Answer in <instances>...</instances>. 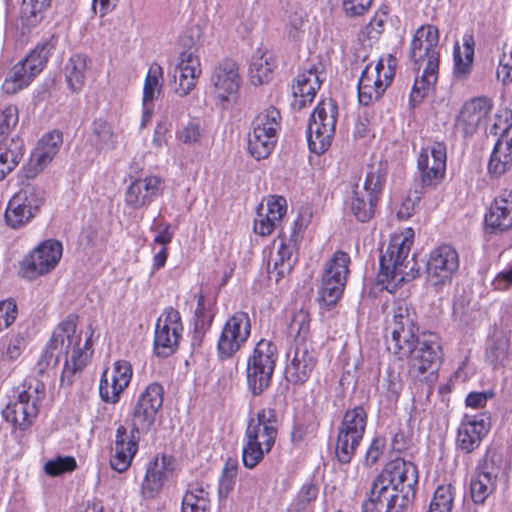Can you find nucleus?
Here are the masks:
<instances>
[{
	"label": "nucleus",
	"instance_id": "f257e3e1",
	"mask_svg": "<svg viewBox=\"0 0 512 512\" xmlns=\"http://www.w3.org/2000/svg\"><path fill=\"white\" fill-rule=\"evenodd\" d=\"M439 31L436 26L422 25L419 27L410 43L409 57L414 69L418 72L423 69L420 76H416L411 95L410 105L415 107L422 101L427 92L435 85L439 69Z\"/></svg>",
	"mask_w": 512,
	"mask_h": 512
},
{
	"label": "nucleus",
	"instance_id": "f03ea898",
	"mask_svg": "<svg viewBox=\"0 0 512 512\" xmlns=\"http://www.w3.org/2000/svg\"><path fill=\"white\" fill-rule=\"evenodd\" d=\"M388 330L391 332L386 341L388 352H437L442 349L437 334L424 332L416 336L417 315L405 301L396 302Z\"/></svg>",
	"mask_w": 512,
	"mask_h": 512
},
{
	"label": "nucleus",
	"instance_id": "7ed1b4c3",
	"mask_svg": "<svg viewBox=\"0 0 512 512\" xmlns=\"http://www.w3.org/2000/svg\"><path fill=\"white\" fill-rule=\"evenodd\" d=\"M278 419L274 409L262 408L248 420L242 447V463L254 469L269 454L278 435Z\"/></svg>",
	"mask_w": 512,
	"mask_h": 512
},
{
	"label": "nucleus",
	"instance_id": "20e7f679",
	"mask_svg": "<svg viewBox=\"0 0 512 512\" xmlns=\"http://www.w3.org/2000/svg\"><path fill=\"white\" fill-rule=\"evenodd\" d=\"M413 238V229L407 228L404 234L393 236L385 252L381 254L378 281L386 285L387 289L393 281L398 285L416 277V262L413 258H408Z\"/></svg>",
	"mask_w": 512,
	"mask_h": 512
},
{
	"label": "nucleus",
	"instance_id": "39448f33",
	"mask_svg": "<svg viewBox=\"0 0 512 512\" xmlns=\"http://www.w3.org/2000/svg\"><path fill=\"white\" fill-rule=\"evenodd\" d=\"M58 39L51 36L39 43L22 61L15 64L3 82L2 89L7 94H15L28 86L39 74L52 51L57 46Z\"/></svg>",
	"mask_w": 512,
	"mask_h": 512
},
{
	"label": "nucleus",
	"instance_id": "423d86ee",
	"mask_svg": "<svg viewBox=\"0 0 512 512\" xmlns=\"http://www.w3.org/2000/svg\"><path fill=\"white\" fill-rule=\"evenodd\" d=\"M45 397V385L36 378L26 380L17 398L2 411L3 417L14 427L25 429L30 426L39 412V406Z\"/></svg>",
	"mask_w": 512,
	"mask_h": 512
},
{
	"label": "nucleus",
	"instance_id": "0eeeda50",
	"mask_svg": "<svg viewBox=\"0 0 512 512\" xmlns=\"http://www.w3.org/2000/svg\"><path fill=\"white\" fill-rule=\"evenodd\" d=\"M338 107L334 100L327 99L318 103L308 124L307 140L311 152L324 153L331 145L335 135Z\"/></svg>",
	"mask_w": 512,
	"mask_h": 512
},
{
	"label": "nucleus",
	"instance_id": "6e6552de",
	"mask_svg": "<svg viewBox=\"0 0 512 512\" xmlns=\"http://www.w3.org/2000/svg\"><path fill=\"white\" fill-rule=\"evenodd\" d=\"M396 59L391 55L387 58V65L380 59L375 64L366 65L358 80L359 103L368 106L378 101L392 83L395 75Z\"/></svg>",
	"mask_w": 512,
	"mask_h": 512
},
{
	"label": "nucleus",
	"instance_id": "1a4fd4ad",
	"mask_svg": "<svg viewBox=\"0 0 512 512\" xmlns=\"http://www.w3.org/2000/svg\"><path fill=\"white\" fill-rule=\"evenodd\" d=\"M367 413L357 406L345 412L338 428L336 457L342 464H348L354 456L366 429Z\"/></svg>",
	"mask_w": 512,
	"mask_h": 512
},
{
	"label": "nucleus",
	"instance_id": "9d476101",
	"mask_svg": "<svg viewBox=\"0 0 512 512\" xmlns=\"http://www.w3.org/2000/svg\"><path fill=\"white\" fill-rule=\"evenodd\" d=\"M280 119V112L274 107H269L254 119L252 132L248 135V150L256 160L267 158L274 149Z\"/></svg>",
	"mask_w": 512,
	"mask_h": 512
},
{
	"label": "nucleus",
	"instance_id": "9b49d317",
	"mask_svg": "<svg viewBox=\"0 0 512 512\" xmlns=\"http://www.w3.org/2000/svg\"><path fill=\"white\" fill-rule=\"evenodd\" d=\"M44 190L30 182H22L20 190L9 200L5 220L13 228L27 224L44 203Z\"/></svg>",
	"mask_w": 512,
	"mask_h": 512
},
{
	"label": "nucleus",
	"instance_id": "f8f14e48",
	"mask_svg": "<svg viewBox=\"0 0 512 512\" xmlns=\"http://www.w3.org/2000/svg\"><path fill=\"white\" fill-rule=\"evenodd\" d=\"M384 183L385 174L381 167L371 166L363 185H355L351 197V211L360 222H367L374 216Z\"/></svg>",
	"mask_w": 512,
	"mask_h": 512
},
{
	"label": "nucleus",
	"instance_id": "ddd939ff",
	"mask_svg": "<svg viewBox=\"0 0 512 512\" xmlns=\"http://www.w3.org/2000/svg\"><path fill=\"white\" fill-rule=\"evenodd\" d=\"M350 257L347 253L338 251L327 262L319 288V298L322 305L328 309L340 299L349 272Z\"/></svg>",
	"mask_w": 512,
	"mask_h": 512
},
{
	"label": "nucleus",
	"instance_id": "4468645a",
	"mask_svg": "<svg viewBox=\"0 0 512 512\" xmlns=\"http://www.w3.org/2000/svg\"><path fill=\"white\" fill-rule=\"evenodd\" d=\"M181 45L183 49L180 52L179 62L176 66L178 77L175 76V78L178 82L175 92L179 96L185 97L196 87L202 74V68L194 39L191 36H184L181 38Z\"/></svg>",
	"mask_w": 512,
	"mask_h": 512
},
{
	"label": "nucleus",
	"instance_id": "2eb2a0df",
	"mask_svg": "<svg viewBox=\"0 0 512 512\" xmlns=\"http://www.w3.org/2000/svg\"><path fill=\"white\" fill-rule=\"evenodd\" d=\"M62 250V244L57 240L51 239L42 242L21 261V275L32 280L49 273L61 259Z\"/></svg>",
	"mask_w": 512,
	"mask_h": 512
},
{
	"label": "nucleus",
	"instance_id": "dca6fc26",
	"mask_svg": "<svg viewBox=\"0 0 512 512\" xmlns=\"http://www.w3.org/2000/svg\"><path fill=\"white\" fill-rule=\"evenodd\" d=\"M459 269V255L450 245L434 249L427 262L426 272L430 284L436 288L449 283Z\"/></svg>",
	"mask_w": 512,
	"mask_h": 512
},
{
	"label": "nucleus",
	"instance_id": "f3484780",
	"mask_svg": "<svg viewBox=\"0 0 512 512\" xmlns=\"http://www.w3.org/2000/svg\"><path fill=\"white\" fill-rule=\"evenodd\" d=\"M163 387L158 383L149 384L140 394L132 413L131 426L134 430L148 432L163 404Z\"/></svg>",
	"mask_w": 512,
	"mask_h": 512
},
{
	"label": "nucleus",
	"instance_id": "a211bd4d",
	"mask_svg": "<svg viewBox=\"0 0 512 512\" xmlns=\"http://www.w3.org/2000/svg\"><path fill=\"white\" fill-rule=\"evenodd\" d=\"M492 107V100L485 96L466 101L456 116L455 131L465 138L474 135L486 123Z\"/></svg>",
	"mask_w": 512,
	"mask_h": 512
},
{
	"label": "nucleus",
	"instance_id": "6ab92c4d",
	"mask_svg": "<svg viewBox=\"0 0 512 512\" xmlns=\"http://www.w3.org/2000/svg\"><path fill=\"white\" fill-rule=\"evenodd\" d=\"M140 430L129 429L119 425L115 432V440L111 446L110 466L113 470L122 473L131 466L139 445Z\"/></svg>",
	"mask_w": 512,
	"mask_h": 512
},
{
	"label": "nucleus",
	"instance_id": "aec40b11",
	"mask_svg": "<svg viewBox=\"0 0 512 512\" xmlns=\"http://www.w3.org/2000/svg\"><path fill=\"white\" fill-rule=\"evenodd\" d=\"M447 151L443 142H434L430 147L422 149L417 166L423 186H434L444 177L446 170Z\"/></svg>",
	"mask_w": 512,
	"mask_h": 512
},
{
	"label": "nucleus",
	"instance_id": "412c9836",
	"mask_svg": "<svg viewBox=\"0 0 512 512\" xmlns=\"http://www.w3.org/2000/svg\"><path fill=\"white\" fill-rule=\"evenodd\" d=\"M490 427V417L485 413L465 415L457 431V448L466 454L473 452L480 446Z\"/></svg>",
	"mask_w": 512,
	"mask_h": 512
},
{
	"label": "nucleus",
	"instance_id": "4be33fe9",
	"mask_svg": "<svg viewBox=\"0 0 512 512\" xmlns=\"http://www.w3.org/2000/svg\"><path fill=\"white\" fill-rule=\"evenodd\" d=\"M62 134L57 131L45 134L31 153L22 174L26 180L35 178L52 161L62 145Z\"/></svg>",
	"mask_w": 512,
	"mask_h": 512
},
{
	"label": "nucleus",
	"instance_id": "5701e85b",
	"mask_svg": "<svg viewBox=\"0 0 512 512\" xmlns=\"http://www.w3.org/2000/svg\"><path fill=\"white\" fill-rule=\"evenodd\" d=\"M183 325L180 313L167 307L159 316L155 326L154 345L156 348L176 350L182 337Z\"/></svg>",
	"mask_w": 512,
	"mask_h": 512
},
{
	"label": "nucleus",
	"instance_id": "b1692460",
	"mask_svg": "<svg viewBox=\"0 0 512 512\" xmlns=\"http://www.w3.org/2000/svg\"><path fill=\"white\" fill-rule=\"evenodd\" d=\"M251 325L247 313L237 312L225 323L218 340L219 352H237L247 341Z\"/></svg>",
	"mask_w": 512,
	"mask_h": 512
},
{
	"label": "nucleus",
	"instance_id": "393cba45",
	"mask_svg": "<svg viewBox=\"0 0 512 512\" xmlns=\"http://www.w3.org/2000/svg\"><path fill=\"white\" fill-rule=\"evenodd\" d=\"M210 81L219 100L226 101L236 95L241 84L237 63L231 59L220 61L213 68Z\"/></svg>",
	"mask_w": 512,
	"mask_h": 512
},
{
	"label": "nucleus",
	"instance_id": "a878e982",
	"mask_svg": "<svg viewBox=\"0 0 512 512\" xmlns=\"http://www.w3.org/2000/svg\"><path fill=\"white\" fill-rule=\"evenodd\" d=\"M78 316L69 314L54 329L48 342V349L59 352H84L89 350V339L86 340L84 347L80 346L81 337L76 334Z\"/></svg>",
	"mask_w": 512,
	"mask_h": 512
},
{
	"label": "nucleus",
	"instance_id": "bb28decb",
	"mask_svg": "<svg viewBox=\"0 0 512 512\" xmlns=\"http://www.w3.org/2000/svg\"><path fill=\"white\" fill-rule=\"evenodd\" d=\"M174 471V459L171 456H156L147 466L141 486L145 498H154L170 479Z\"/></svg>",
	"mask_w": 512,
	"mask_h": 512
},
{
	"label": "nucleus",
	"instance_id": "cd10ccee",
	"mask_svg": "<svg viewBox=\"0 0 512 512\" xmlns=\"http://www.w3.org/2000/svg\"><path fill=\"white\" fill-rule=\"evenodd\" d=\"M321 73L320 65L313 64L298 74L292 85L293 108L301 110L313 101L322 84Z\"/></svg>",
	"mask_w": 512,
	"mask_h": 512
},
{
	"label": "nucleus",
	"instance_id": "c85d7f7f",
	"mask_svg": "<svg viewBox=\"0 0 512 512\" xmlns=\"http://www.w3.org/2000/svg\"><path fill=\"white\" fill-rule=\"evenodd\" d=\"M274 354H252L247 362V383L253 395H260L270 384L275 366Z\"/></svg>",
	"mask_w": 512,
	"mask_h": 512
},
{
	"label": "nucleus",
	"instance_id": "c756f323",
	"mask_svg": "<svg viewBox=\"0 0 512 512\" xmlns=\"http://www.w3.org/2000/svg\"><path fill=\"white\" fill-rule=\"evenodd\" d=\"M298 224L295 222L291 227L289 239L281 237L279 245L275 253H272L269 260V265L273 263V271L276 272V280L283 277L285 274L291 272L294 264L296 263V250L299 241V234L297 232Z\"/></svg>",
	"mask_w": 512,
	"mask_h": 512
},
{
	"label": "nucleus",
	"instance_id": "7c9ffc66",
	"mask_svg": "<svg viewBox=\"0 0 512 512\" xmlns=\"http://www.w3.org/2000/svg\"><path fill=\"white\" fill-rule=\"evenodd\" d=\"M162 180L156 176H148L133 181L125 192V203L139 209L151 203L161 191Z\"/></svg>",
	"mask_w": 512,
	"mask_h": 512
},
{
	"label": "nucleus",
	"instance_id": "2f4dec72",
	"mask_svg": "<svg viewBox=\"0 0 512 512\" xmlns=\"http://www.w3.org/2000/svg\"><path fill=\"white\" fill-rule=\"evenodd\" d=\"M287 210L283 197L272 196L267 201L266 208L261 205L254 220V232L261 236L270 235L280 224Z\"/></svg>",
	"mask_w": 512,
	"mask_h": 512
},
{
	"label": "nucleus",
	"instance_id": "473e14b6",
	"mask_svg": "<svg viewBox=\"0 0 512 512\" xmlns=\"http://www.w3.org/2000/svg\"><path fill=\"white\" fill-rule=\"evenodd\" d=\"M393 482V487L399 493H405L406 500L412 495L418 484V470L415 464L403 459H396L390 462L384 469Z\"/></svg>",
	"mask_w": 512,
	"mask_h": 512
},
{
	"label": "nucleus",
	"instance_id": "72a5a7b5",
	"mask_svg": "<svg viewBox=\"0 0 512 512\" xmlns=\"http://www.w3.org/2000/svg\"><path fill=\"white\" fill-rule=\"evenodd\" d=\"M487 169L492 177H500L512 170V125L502 132L494 145Z\"/></svg>",
	"mask_w": 512,
	"mask_h": 512
},
{
	"label": "nucleus",
	"instance_id": "f704fd0d",
	"mask_svg": "<svg viewBox=\"0 0 512 512\" xmlns=\"http://www.w3.org/2000/svg\"><path fill=\"white\" fill-rule=\"evenodd\" d=\"M497 468L493 463L485 462L479 466L470 481V495L475 504H484L496 490Z\"/></svg>",
	"mask_w": 512,
	"mask_h": 512
},
{
	"label": "nucleus",
	"instance_id": "c9c22d12",
	"mask_svg": "<svg viewBox=\"0 0 512 512\" xmlns=\"http://www.w3.org/2000/svg\"><path fill=\"white\" fill-rule=\"evenodd\" d=\"M485 223L495 231L512 228V191L504 190L494 199L485 215Z\"/></svg>",
	"mask_w": 512,
	"mask_h": 512
},
{
	"label": "nucleus",
	"instance_id": "e433bc0d",
	"mask_svg": "<svg viewBox=\"0 0 512 512\" xmlns=\"http://www.w3.org/2000/svg\"><path fill=\"white\" fill-rule=\"evenodd\" d=\"M308 14L298 4H288L282 15L283 34L289 41L301 42L308 28Z\"/></svg>",
	"mask_w": 512,
	"mask_h": 512
},
{
	"label": "nucleus",
	"instance_id": "4c0bfd02",
	"mask_svg": "<svg viewBox=\"0 0 512 512\" xmlns=\"http://www.w3.org/2000/svg\"><path fill=\"white\" fill-rule=\"evenodd\" d=\"M475 41L472 34H464L462 46L459 43L454 45V68L453 76L458 81L466 80L473 66Z\"/></svg>",
	"mask_w": 512,
	"mask_h": 512
},
{
	"label": "nucleus",
	"instance_id": "58836bf2",
	"mask_svg": "<svg viewBox=\"0 0 512 512\" xmlns=\"http://www.w3.org/2000/svg\"><path fill=\"white\" fill-rule=\"evenodd\" d=\"M23 142L15 138H0V181L19 164L24 153Z\"/></svg>",
	"mask_w": 512,
	"mask_h": 512
},
{
	"label": "nucleus",
	"instance_id": "ea45409f",
	"mask_svg": "<svg viewBox=\"0 0 512 512\" xmlns=\"http://www.w3.org/2000/svg\"><path fill=\"white\" fill-rule=\"evenodd\" d=\"M23 142L15 138H0V181L19 164L24 153Z\"/></svg>",
	"mask_w": 512,
	"mask_h": 512
},
{
	"label": "nucleus",
	"instance_id": "a19ab883",
	"mask_svg": "<svg viewBox=\"0 0 512 512\" xmlns=\"http://www.w3.org/2000/svg\"><path fill=\"white\" fill-rule=\"evenodd\" d=\"M23 142L15 138H0V181L19 164L24 153Z\"/></svg>",
	"mask_w": 512,
	"mask_h": 512
},
{
	"label": "nucleus",
	"instance_id": "79ce46f5",
	"mask_svg": "<svg viewBox=\"0 0 512 512\" xmlns=\"http://www.w3.org/2000/svg\"><path fill=\"white\" fill-rule=\"evenodd\" d=\"M275 68L276 60L271 52H256L250 65L251 83L255 86L269 83L273 78Z\"/></svg>",
	"mask_w": 512,
	"mask_h": 512
},
{
	"label": "nucleus",
	"instance_id": "37998d69",
	"mask_svg": "<svg viewBox=\"0 0 512 512\" xmlns=\"http://www.w3.org/2000/svg\"><path fill=\"white\" fill-rule=\"evenodd\" d=\"M287 363L285 367L286 379L294 384L305 382L313 370L316 360L313 354H287Z\"/></svg>",
	"mask_w": 512,
	"mask_h": 512
},
{
	"label": "nucleus",
	"instance_id": "c03bdc74",
	"mask_svg": "<svg viewBox=\"0 0 512 512\" xmlns=\"http://www.w3.org/2000/svg\"><path fill=\"white\" fill-rule=\"evenodd\" d=\"M162 77V67L158 64L151 65L146 75L143 88V125L151 118L152 109L149 107V104L155 99L156 94L160 92Z\"/></svg>",
	"mask_w": 512,
	"mask_h": 512
},
{
	"label": "nucleus",
	"instance_id": "a18cd8bd",
	"mask_svg": "<svg viewBox=\"0 0 512 512\" xmlns=\"http://www.w3.org/2000/svg\"><path fill=\"white\" fill-rule=\"evenodd\" d=\"M90 142L99 152H107L116 148L117 135L112 126L104 119H96L91 126Z\"/></svg>",
	"mask_w": 512,
	"mask_h": 512
},
{
	"label": "nucleus",
	"instance_id": "49530a36",
	"mask_svg": "<svg viewBox=\"0 0 512 512\" xmlns=\"http://www.w3.org/2000/svg\"><path fill=\"white\" fill-rule=\"evenodd\" d=\"M409 371L414 376L428 373L425 379L433 381L439 367V358L436 354H409Z\"/></svg>",
	"mask_w": 512,
	"mask_h": 512
},
{
	"label": "nucleus",
	"instance_id": "de8ad7c7",
	"mask_svg": "<svg viewBox=\"0 0 512 512\" xmlns=\"http://www.w3.org/2000/svg\"><path fill=\"white\" fill-rule=\"evenodd\" d=\"M86 69V56L76 54L69 59L65 67V75L70 89L73 91H78L82 88L84 84Z\"/></svg>",
	"mask_w": 512,
	"mask_h": 512
},
{
	"label": "nucleus",
	"instance_id": "09e8293b",
	"mask_svg": "<svg viewBox=\"0 0 512 512\" xmlns=\"http://www.w3.org/2000/svg\"><path fill=\"white\" fill-rule=\"evenodd\" d=\"M182 512H210L209 493L202 487L189 489L182 500Z\"/></svg>",
	"mask_w": 512,
	"mask_h": 512
},
{
	"label": "nucleus",
	"instance_id": "8fccbe9b",
	"mask_svg": "<svg viewBox=\"0 0 512 512\" xmlns=\"http://www.w3.org/2000/svg\"><path fill=\"white\" fill-rule=\"evenodd\" d=\"M126 388L124 384H120L115 375H111L107 370L103 372L99 385V394L104 402L117 403L120 395Z\"/></svg>",
	"mask_w": 512,
	"mask_h": 512
},
{
	"label": "nucleus",
	"instance_id": "3c124183",
	"mask_svg": "<svg viewBox=\"0 0 512 512\" xmlns=\"http://www.w3.org/2000/svg\"><path fill=\"white\" fill-rule=\"evenodd\" d=\"M65 360L61 373V382L72 384L76 375L80 374L90 361V354H64Z\"/></svg>",
	"mask_w": 512,
	"mask_h": 512
},
{
	"label": "nucleus",
	"instance_id": "603ef678",
	"mask_svg": "<svg viewBox=\"0 0 512 512\" xmlns=\"http://www.w3.org/2000/svg\"><path fill=\"white\" fill-rule=\"evenodd\" d=\"M454 493L451 485H441L435 492L428 512H451Z\"/></svg>",
	"mask_w": 512,
	"mask_h": 512
},
{
	"label": "nucleus",
	"instance_id": "864d4df0",
	"mask_svg": "<svg viewBox=\"0 0 512 512\" xmlns=\"http://www.w3.org/2000/svg\"><path fill=\"white\" fill-rule=\"evenodd\" d=\"M238 473V462L235 459L229 458L222 469L221 477L219 480V495L221 497H228L233 491L236 483Z\"/></svg>",
	"mask_w": 512,
	"mask_h": 512
},
{
	"label": "nucleus",
	"instance_id": "5fc2aeb1",
	"mask_svg": "<svg viewBox=\"0 0 512 512\" xmlns=\"http://www.w3.org/2000/svg\"><path fill=\"white\" fill-rule=\"evenodd\" d=\"M310 316L308 312L299 310L296 312L288 327V332L293 336L298 343H302L306 340L309 333Z\"/></svg>",
	"mask_w": 512,
	"mask_h": 512
},
{
	"label": "nucleus",
	"instance_id": "6e6d98bb",
	"mask_svg": "<svg viewBox=\"0 0 512 512\" xmlns=\"http://www.w3.org/2000/svg\"><path fill=\"white\" fill-rule=\"evenodd\" d=\"M318 495V488L312 483H305L297 493L292 502V509L296 512L307 510L310 505L316 500Z\"/></svg>",
	"mask_w": 512,
	"mask_h": 512
},
{
	"label": "nucleus",
	"instance_id": "4d7b16f0",
	"mask_svg": "<svg viewBox=\"0 0 512 512\" xmlns=\"http://www.w3.org/2000/svg\"><path fill=\"white\" fill-rule=\"evenodd\" d=\"M19 120L18 109L14 105L5 106L0 110V138H9L10 131Z\"/></svg>",
	"mask_w": 512,
	"mask_h": 512
},
{
	"label": "nucleus",
	"instance_id": "13d9d810",
	"mask_svg": "<svg viewBox=\"0 0 512 512\" xmlns=\"http://www.w3.org/2000/svg\"><path fill=\"white\" fill-rule=\"evenodd\" d=\"M76 461L73 457H57L45 464V472L51 476H57L64 472L73 471Z\"/></svg>",
	"mask_w": 512,
	"mask_h": 512
},
{
	"label": "nucleus",
	"instance_id": "bf43d9fd",
	"mask_svg": "<svg viewBox=\"0 0 512 512\" xmlns=\"http://www.w3.org/2000/svg\"><path fill=\"white\" fill-rule=\"evenodd\" d=\"M260 491L259 480L253 475L246 474L240 478L238 495L240 499H252Z\"/></svg>",
	"mask_w": 512,
	"mask_h": 512
},
{
	"label": "nucleus",
	"instance_id": "052dcab7",
	"mask_svg": "<svg viewBox=\"0 0 512 512\" xmlns=\"http://www.w3.org/2000/svg\"><path fill=\"white\" fill-rule=\"evenodd\" d=\"M17 314V305L13 300L0 301V332L15 321Z\"/></svg>",
	"mask_w": 512,
	"mask_h": 512
},
{
	"label": "nucleus",
	"instance_id": "680f3d73",
	"mask_svg": "<svg viewBox=\"0 0 512 512\" xmlns=\"http://www.w3.org/2000/svg\"><path fill=\"white\" fill-rule=\"evenodd\" d=\"M373 0H342V8L348 17L363 15L371 6Z\"/></svg>",
	"mask_w": 512,
	"mask_h": 512
},
{
	"label": "nucleus",
	"instance_id": "e2e57ef3",
	"mask_svg": "<svg viewBox=\"0 0 512 512\" xmlns=\"http://www.w3.org/2000/svg\"><path fill=\"white\" fill-rule=\"evenodd\" d=\"M41 1L42 0H23L22 2V13L31 24L36 23L38 21L39 14L50 6H42Z\"/></svg>",
	"mask_w": 512,
	"mask_h": 512
},
{
	"label": "nucleus",
	"instance_id": "0e129e2a",
	"mask_svg": "<svg viewBox=\"0 0 512 512\" xmlns=\"http://www.w3.org/2000/svg\"><path fill=\"white\" fill-rule=\"evenodd\" d=\"M202 129L196 123H188L178 134L179 140L187 145L198 143L202 137Z\"/></svg>",
	"mask_w": 512,
	"mask_h": 512
},
{
	"label": "nucleus",
	"instance_id": "69168bd1",
	"mask_svg": "<svg viewBox=\"0 0 512 512\" xmlns=\"http://www.w3.org/2000/svg\"><path fill=\"white\" fill-rule=\"evenodd\" d=\"M110 374L115 375L120 384L128 387L132 377V366L128 361L118 360L113 364Z\"/></svg>",
	"mask_w": 512,
	"mask_h": 512
},
{
	"label": "nucleus",
	"instance_id": "338daca9",
	"mask_svg": "<svg viewBox=\"0 0 512 512\" xmlns=\"http://www.w3.org/2000/svg\"><path fill=\"white\" fill-rule=\"evenodd\" d=\"M387 15L385 12H376L365 27L364 33L368 38H377L384 30Z\"/></svg>",
	"mask_w": 512,
	"mask_h": 512
},
{
	"label": "nucleus",
	"instance_id": "774afa93",
	"mask_svg": "<svg viewBox=\"0 0 512 512\" xmlns=\"http://www.w3.org/2000/svg\"><path fill=\"white\" fill-rule=\"evenodd\" d=\"M496 74L498 80L502 81L503 84L512 83V49L509 52L508 58L506 56V53L504 52L503 58L500 60Z\"/></svg>",
	"mask_w": 512,
	"mask_h": 512
}]
</instances>
